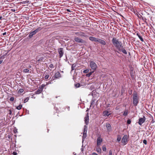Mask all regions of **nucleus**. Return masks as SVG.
<instances>
[{
  "mask_svg": "<svg viewBox=\"0 0 155 155\" xmlns=\"http://www.w3.org/2000/svg\"><path fill=\"white\" fill-rule=\"evenodd\" d=\"M103 115L104 116L108 117L110 114V113H109L108 111L107 110H105L103 112Z\"/></svg>",
  "mask_w": 155,
  "mask_h": 155,
  "instance_id": "ddd939ff",
  "label": "nucleus"
},
{
  "mask_svg": "<svg viewBox=\"0 0 155 155\" xmlns=\"http://www.w3.org/2000/svg\"><path fill=\"white\" fill-rule=\"evenodd\" d=\"M137 35L138 36V37H139V38L140 39V41L142 42L144 41L143 39L142 38L141 36L140 35V34L139 33H137Z\"/></svg>",
  "mask_w": 155,
  "mask_h": 155,
  "instance_id": "aec40b11",
  "label": "nucleus"
},
{
  "mask_svg": "<svg viewBox=\"0 0 155 155\" xmlns=\"http://www.w3.org/2000/svg\"><path fill=\"white\" fill-rule=\"evenodd\" d=\"M138 102V98L137 93L134 91L133 94V103L134 106H136Z\"/></svg>",
  "mask_w": 155,
  "mask_h": 155,
  "instance_id": "f03ea898",
  "label": "nucleus"
},
{
  "mask_svg": "<svg viewBox=\"0 0 155 155\" xmlns=\"http://www.w3.org/2000/svg\"><path fill=\"white\" fill-rule=\"evenodd\" d=\"M29 71V70L28 69H24L23 71V72L25 73H28Z\"/></svg>",
  "mask_w": 155,
  "mask_h": 155,
  "instance_id": "5701e85b",
  "label": "nucleus"
},
{
  "mask_svg": "<svg viewBox=\"0 0 155 155\" xmlns=\"http://www.w3.org/2000/svg\"><path fill=\"white\" fill-rule=\"evenodd\" d=\"M143 143L145 144L146 145L147 144V141L146 140H144L143 141Z\"/></svg>",
  "mask_w": 155,
  "mask_h": 155,
  "instance_id": "4c0bfd02",
  "label": "nucleus"
},
{
  "mask_svg": "<svg viewBox=\"0 0 155 155\" xmlns=\"http://www.w3.org/2000/svg\"><path fill=\"white\" fill-rule=\"evenodd\" d=\"M128 114V110H126L124 112L123 115L124 116H126Z\"/></svg>",
  "mask_w": 155,
  "mask_h": 155,
  "instance_id": "393cba45",
  "label": "nucleus"
},
{
  "mask_svg": "<svg viewBox=\"0 0 155 155\" xmlns=\"http://www.w3.org/2000/svg\"><path fill=\"white\" fill-rule=\"evenodd\" d=\"M84 121L86 125H87L88 124L89 116L88 114H87V115L84 118Z\"/></svg>",
  "mask_w": 155,
  "mask_h": 155,
  "instance_id": "f8f14e48",
  "label": "nucleus"
},
{
  "mask_svg": "<svg viewBox=\"0 0 155 155\" xmlns=\"http://www.w3.org/2000/svg\"><path fill=\"white\" fill-rule=\"evenodd\" d=\"M112 42L114 46L118 50L123 47L122 42L116 38H113Z\"/></svg>",
  "mask_w": 155,
  "mask_h": 155,
  "instance_id": "f257e3e1",
  "label": "nucleus"
},
{
  "mask_svg": "<svg viewBox=\"0 0 155 155\" xmlns=\"http://www.w3.org/2000/svg\"><path fill=\"white\" fill-rule=\"evenodd\" d=\"M49 67L50 68H54L53 65L52 64H51L49 65Z\"/></svg>",
  "mask_w": 155,
  "mask_h": 155,
  "instance_id": "58836bf2",
  "label": "nucleus"
},
{
  "mask_svg": "<svg viewBox=\"0 0 155 155\" xmlns=\"http://www.w3.org/2000/svg\"><path fill=\"white\" fill-rule=\"evenodd\" d=\"M28 68H31V65H29V66H28Z\"/></svg>",
  "mask_w": 155,
  "mask_h": 155,
  "instance_id": "603ef678",
  "label": "nucleus"
},
{
  "mask_svg": "<svg viewBox=\"0 0 155 155\" xmlns=\"http://www.w3.org/2000/svg\"><path fill=\"white\" fill-rule=\"evenodd\" d=\"M76 66V64H72L71 66V70L72 71L74 70L75 69V68Z\"/></svg>",
  "mask_w": 155,
  "mask_h": 155,
  "instance_id": "4be33fe9",
  "label": "nucleus"
},
{
  "mask_svg": "<svg viewBox=\"0 0 155 155\" xmlns=\"http://www.w3.org/2000/svg\"><path fill=\"white\" fill-rule=\"evenodd\" d=\"M92 155H98L96 153H92Z\"/></svg>",
  "mask_w": 155,
  "mask_h": 155,
  "instance_id": "a18cd8bd",
  "label": "nucleus"
},
{
  "mask_svg": "<svg viewBox=\"0 0 155 155\" xmlns=\"http://www.w3.org/2000/svg\"><path fill=\"white\" fill-rule=\"evenodd\" d=\"M90 67L92 70H95L97 67L96 64L92 61H90Z\"/></svg>",
  "mask_w": 155,
  "mask_h": 155,
  "instance_id": "7ed1b4c3",
  "label": "nucleus"
},
{
  "mask_svg": "<svg viewBox=\"0 0 155 155\" xmlns=\"http://www.w3.org/2000/svg\"><path fill=\"white\" fill-rule=\"evenodd\" d=\"M81 85L79 83H77L75 84V86L76 88L79 87H80Z\"/></svg>",
  "mask_w": 155,
  "mask_h": 155,
  "instance_id": "cd10ccee",
  "label": "nucleus"
},
{
  "mask_svg": "<svg viewBox=\"0 0 155 155\" xmlns=\"http://www.w3.org/2000/svg\"><path fill=\"white\" fill-rule=\"evenodd\" d=\"M13 155H17V153L15 152H14L13 153Z\"/></svg>",
  "mask_w": 155,
  "mask_h": 155,
  "instance_id": "c03bdc74",
  "label": "nucleus"
},
{
  "mask_svg": "<svg viewBox=\"0 0 155 155\" xmlns=\"http://www.w3.org/2000/svg\"><path fill=\"white\" fill-rule=\"evenodd\" d=\"M19 112L18 113V114H17V115H18V114H19Z\"/></svg>",
  "mask_w": 155,
  "mask_h": 155,
  "instance_id": "13d9d810",
  "label": "nucleus"
},
{
  "mask_svg": "<svg viewBox=\"0 0 155 155\" xmlns=\"http://www.w3.org/2000/svg\"><path fill=\"white\" fill-rule=\"evenodd\" d=\"M102 149L103 151H106V148L104 146H103L102 147Z\"/></svg>",
  "mask_w": 155,
  "mask_h": 155,
  "instance_id": "473e14b6",
  "label": "nucleus"
},
{
  "mask_svg": "<svg viewBox=\"0 0 155 155\" xmlns=\"http://www.w3.org/2000/svg\"><path fill=\"white\" fill-rule=\"evenodd\" d=\"M127 123L128 124H130L131 123V121L130 119H128L127 120Z\"/></svg>",
  "mask_w": 155,
  "mask_h": 155,
  "instance_id": "e433bc0d",
  "label": "nucleus"
},
{
  "mask_svg": "<svg viewBox=\"0 0 155 155\" xmlns=\"http://www.w3.org/2000/svg\"><path fill=\"white\" fill-rule=\"evenodd\" d=\"M121 139V138L120 137V136H118L117 137V140L118 142H119L120 141Z\"/></svg>",
  "mask_w": 155,
  "mask_h": 155,
  "instance_id": "2f4dec72",
  "label": "nucleus"
},
{
  "mask_svg": "<svg viewBox=\"0 0 155 155\" xmlns=\"http://www.w3.org/2000/svg\"><path fill=\"white\" fill-rule=\"evenodd\" d=\"M6 32H4V33H3L2 35H6Z\"/></svg>",
  "mask_w": 155,
  "mask_h": 155,
  "instance_id": "49530a36",
  "label": "nucleus"
},
{
  "mask_svg": "<svg viewBox=\"0 0 155 155\" xmlns=\"http://www.w3.org/2000/svg\"><path fill=\"white\" fill-rule=\"evenodd\" d=\"M99 38H97L92 36H90L89 37V39L92 41H95L98 42Z\"/></svg>",
  "mask_w": 155,
  "mask_h": 155,
  "instance_id": "9d476101",
  "label": "nucleus"
},
{
  "mask_svg": "<svg viewBox=\"0 0 155 155\" xmlns=\"http://www.w3.org/2000/svg\"><path fill=\"white\" fill-rule=\"evenodd\" d=\"M54 76L55 78H58L60 77H61V75L59 72H57L55 73Z\"/></svg>",
  "mask_w": 155,
  "mask_h": 155,
  "instance_id": "f3484780",
  "label": "nucleus"
},
{
  "mask_svg": "<svg viewBox=\"0 0 155 155\" xmlns=\"http://www.w3.org/2000/svg\"><path fill=\"white\" fill-rule=\"evenodd\" d=\"M9 100L11 101H13L14 100V98L13 97H12L10 98Z\"/></svg>",
  "mask_w": 155,
  "mask_h": 155,
  "instance_id": "c9c22d12",
  "label": "nucleus"
},
{
  "mask_svg": "<svg viewBox=\"0 0 155 155\" xmlns=\"http://www.w3.org/2000/svg\"><path fill=\"white\" fill-rule=\"evenodd\" d=\"M3 61H0V64Z\"/></svg>",
  "mask_w": 155,
  "mask_h": 155,
  "instance_id": "3c124183",
  "label": "nucleus"
},
{
  "mask_svg": "<svg viewBox=\"0 0 155 155\" xmlns=\"http://www.w3.org/2000/svg\"><path fill=\"white\" fill-rule=\"evenodd\" d=\"M132 93V90H131L130 91V92H129V94H131Z\"/></svg>",
  "mask_w": 155,
  "mask_h": 155,
  "instance_id": "de8ad7c7",
  "label": "nucleus"
},
{
  "mask_svg": "<svg viewBox=\"0 0 155 155\" xmlns=\"http://www.w3.org/2000/svg\"><path fill=\"white\" fill-rule=\"evenodd\" d=\"M91 105H92V103H91Z\"/></svg>",
  "mask_w": 155,
  "mask_h": 155,
  "instance_id": "bf43d9fd",
  "label": "nucleus"
},
{
  "mask_svg": "<svg viewBox=\"0 0 155 155\" xmlns=\"http://www.w3.org/2000/svg\"><path fill=\"white\" fill-rule=\"evenodd\" d=\"M42 89H41V88L38 89L36 91H35V94H39L42 92Z\"/></svg>",
  "mask_w": 155,
  "mask_h": 155,
  "instance_id": "6ab92c4d",
  "label": "nucleus"
},
{
  "mask_svg": "<svg viewBox=\"0 0 155 155\" xmlns=\"http://www.w3.org/2000/svg\"><path fill=\"white\" fill-rule=\"evenodd\" d=\"M89 71V70L88 69H86V70H84L83 71V72L84 73H87Z\"/></svg>",
  "mask_w": 155,
  "mask_h": 155,
  "instance_id": "72a5a7b5",
  "label": "nucleus"
},
{
  "mask_svg": "<svg viewBox=\"0 0 155 155\" xmlns=\"http://www.w3.org/2000/svg\"><path fill=\"white\" fill-rule=\"evenodd\" d=\"M24 91V89H20L19 90H18V93H23V92Z\"/></svg>",
  "mask_w": 155,
  "mask_h": 155,
  "instance_id": "7c9ffc66",
  "label": "nucleus"
},
{
  "mask_svg": "<svg viewBox=\"0 0 155 155\" xmlns=\"http://www.w3.org/2000/svg\"><path fill=\"white\" fill-rule=\"evenodd\" d=\"M6 55H7V54H5L3 55H2V56H1L0 57V58L2 59H4L5 58V57L6 56Z\"/></svg>",
  "mask_w": 155,
  "mask_h": 155,
  "instance_id": "bb28decb",
  "label": "nucleus"
},
{
  "mask_svg": "<svg viewBox=\"0 0 155 155\" xmlns=\"http://www.w3.org/2000/svg\"><path fill=\"white\" fill-rule=\"evenodd\" d=\"M8 138H10V136L9 135H8Z\"/></svg>",
  "mask_w": 155,
  "mask_h": 155,
  "instance_id": "6e6d98bb",
  "label": "nucleus"
},
{
  "mask_svg": "<svg viewBox=\"0 0 155 155\" xmlns=\"http://www.w3.org/2000/svg\"><path fill=\"white\" fill-rule=\"evenodd\" d=\"M127 135H125L124 136L122 139L121 142L122 143L125 144L127 143Z\"/></svg>",
  "mask_w": 155,
  "mask_h": 155,
  "instance_id": "1a4fd4ad",
  "label": "nucleus"
},
{
  "mask_svg": "<svg viewBox=\"0 0 155 155\" xmlns=\"http://www.w3.org/2000/svg\"><path fill=\"white\" fill-rule=\"evenodd\" d=\"M78 33V32H77L76 33V34H77Z\"/></svg>",
  "mask_w": 155,
  "mask_h": 155,
  "instance_id": "4d7b16f0",
  "label": "nucleus"
},
{
  "mask_svg": "<svg viewBox=\"0 0 155 155\" xmlns=\"http://www.w3.org/2000/svg\"><path fill=\"white\" fill-rule=\"evenodd\" d=\"M49 77V75H47L45 76V80H47L48 79Z\"/></svg>",
  "mask_w": 155,
  "mask_h": 155,
  "instance_id": "f704fd0d",
  "label": "nucleus"
},
{
  "mask_svg": "<svg viewBox=\"0 0 155 155\" xmlns=\"http://www.w3.org/2000/svg\"><path fill=\"white\" fill-rule=\"evenodd\" d=\"M118 50L120 51H121L125 54H127V52L126 51L124 48H120V50L119 49Z\"/></svg>",
  "mask_w": 155,
  "mask_h": 155,
  "instance_id": "dca6fc26",
  "label": "nucleus"
},
{
  "mask_svg": "<svg viewBox=\"0 0 155 155\" xmlns=\"http://www.w3.org/2000/svg\"><path fill=\"white\" fill-rule=\"evenodd\" d=\"M97 42L103 45H105L106 44V42L105 41L100 38L98 39Z\"/></svg>",
  "mask_w": 155,
  "mask_h": 155,
  "instance_id": "9b49d317",
  "label": "nucleus"
},
{
  "mask_svg": "<svg viewBox=\"0 0 155 155\" xmlns=\"http://www.w3.org/2000/svg\"><path fill=\"white\" fill-rule=\"evenodd\" d=\"M96 151L98 153H101V149L100 147V146H97L96 147Z\"/></svg>",
  "mask_w": 155,
  "mask_h": 155,
  "instance_id": "a211bd4d",
  "label": "nucleus"
},
{
  "mask_svg": "<svg viewBox=\"0 0 155 155\" xmlns=\"http://www.w3.org/2000/svg\"><path fill=\"white\" fill-rule=\"evenodd\" d=\"M36 34L35 31H32L29 32V37L30 38H32L33 35H35Z\"/></svg>",
  "mask_w": 155,
  "mask_h": 155,
  "instance_id": "4468645a",
  "label": "nucleus"
},
{
  "mask_svg": "<svg viewBox=\"0 0 155 155\" xmlns=\"http://www.w3.org/2000/svg\"><path fill=\"white\" fill-rule=\"evenodd\" d=\"M9 114L11 115H12V110H9Z\"/></svg>",
  "mask_w": 155,
  "mask_h": 155,
  "instance_id": "37998d69",
  "label": "nucleus"
},
{
  "mask_svg": "<svg viewBox=\"0 0 155 155\" xmlns=\"http://www.w3.org/2000/svg\"><path fill=\"white\" fill-rule=\"evenodd\" d=\"M2 18V16L0 17V20H1Z\"/></svg>",
  "mask_w": 155,
  "mask_h": 155,
  "instance_id": "864d4df0",
  "label": "nucleus"
},
{
  "mask_svg": "<svg viewBox=\"0 0 155 155\" xmlns=\"http://www.w3.org/2000/svg\"><path fill=\"white\" fill-rule=\"evenodd\" d=\"M42 29V28L41 27H38V28H37L34 31H35V32L36 33H37L39 31L41 30Z\"/></svg>",
  "mask_w": 155,
  "mask_h": 155,
  "instance_id": "412c9836",
  "label": "nucleus"
},
{
  "mask_svg": "<svg viewBox=\"0 0 155 155\" xmlns=\"http://www.w3.org/2000/svg\"><path fill=\"white\" fill-rule=\"evenodd\" d=\"M73 154L74 155H76V153H73Z\"/></svg>",
  "mask_w": 155,
  "mask_h": 155,
  "instance_id": "5fc2aeb1",
  "label": "nucleus"
},
{
  "mask_svg": "<svg viewBox=\"0 0 155 155\" xmlns=\"http://www.w3.org/2000/svg\"><path fill=\"white\" fill-rule=\"evenodd\" d=\"M112 151L111 150H109V155H112Z\"/></svg>",
  "mask_w": 155,
  "mask_h": 155,
  "instance_id": "79ce46f5",
  "label": "nucleus"
},
{
  "mask_svg": "<svg viewBox=\"0 0 155 155\" xmlns=\"http://www.w3.org/2000/svg\"><path fill=\"white\" fill-rule=\"evenodd\" d=\"M103 141V139L101 137H98L97 140V146H100Z\"/></svg>",
  "mask_w": 155,
  "mask_h": 155,
  "instance_id": "0eeeda50",
  "label": "nucleus"
},
{
  "mask_svg": "<svg viewBox=\"0 0 155 155\" xmlns=\"http://www.w3.org/2000/svg\"><path fill=\"white\" fill-rule=\"evenodd\" d=\"M58 52L59 54V57L61 58L62 57L64 54L63 49L62 48H60L58 49Z\"/></svg>",
  "mask_w": 155,
  "mask_h": 155,
  "instance_id": "6e6552de",
  "label": "nucleus"
},
{
  "mask_svg": "<svg viewBox=\"0 0 155 155\" xmlns=\"http://www.w3.org/2000/svg\"><path fill=\"white\" fill-rule=\"evenodd\" d=\"M87 127L85 125L84 127V130L83 132V136L82 137H83V141L84 140V139H85L87 136Z\"/></svg>",
  "mask_w": 155,
  "mask_h": 155,
  "instance_id": "20e7f679",
  "label": "nucleus"
},
{
  "mask_svg": "<svg viewBox=\"0 0 155 155\" xmlns=\"http://www.w3.org/2000/svg\"><path fill=\"white\" fill-rule=\"evenodd\" d=\"M28 99L27 98H26L25 99L24 101V103H25L26 102H27L28 101Z\"/></svg>",
  "mask_w": 155,
  "mask_h": 155,
  "instance_id": "a19ab883",
  "label": "nucleus"
},
{
  "mask_svg": "<svg viewBox=\"0 0 155 155\" xmlns=\"http://www.w3.org/2000/svg\"><path fill=\"white\" fill-rule=\"evenodd\" d=\"M93 72H91L87 74L86 75V76L87 77H89L92 74Z\"/></svg>",
  "mask_w": 155,
  "mask_h": 155,
  "instance_id": "c85d7f7f",
  "label": "nucleus"
},
{
  "mask_svg": "<svg viewBox=\"0 0 155 155\" xmlns=\"http://www.w3.org/2000/svg\"><path fill=\"white\" fill-rule=\"evenodd\" d=\"M106 125L108 131H110L111 130V126L110 124L109 123H107Z\"/></svg>",
  "mask_w": 155,
  "mask_h": 155,
  "instance_id": "2eb2a0df",
  "label": "nucleus"
},
{
  "mask_svg": "<svg viewBox=\"0 0 155 155\" xmlns=\"http://www.w3.org/2000/svg\"><path fill=\"white\" fill-rule=\"evenodd\" d=\"M44 59V57H41L40 58H38V59L37 61L38 62L40 61L43 60Z\"/></svg>",
  "mask_w": 155,
  "mask_h": 155,
  "instance_id": "a878e982",
  "label": "nucleus"
},
{
  "mask_svg": "<svg viewBox=\"0 0 155 155\" xmlns=\"http://www.w3.org/2000/svg\"><path fill=\"white\" fill-rule=\"evenodd\" d=\"M28 1H26L24 3H28Z\"/></svg>",
  "mask_w": 155,
  "mask_h": 155,
  "instance_id": "8fccbe9b",
  "label": "nucleus"
},
{
  "mask_svg": "<svg viewBox=\"0 0 155 155\" xmlns=\"http://www.w3.org/2000/svg\"><path fill=\"white\" fill-rule=\"evenodd\" d=\"M146 118L144 116H143V117L140 118L139 119V121L138 122V124L140 125H141L143 123L145 120Z\"/></svg>",
  "mask_w": 155,
  "mask_h": 155,
  "instance_id": "423d86ee",
  "label": "nucleus"
},
{
  "mask_svg": "<svg viewBox=\"0 0 155 155\" xmlns=\"http://www.w3.org/2000/svg\"><path fill=\"white\" fill-rule=\"evenodd\" d=\"M47 84V83L46 84V85H45V84H42L41 85V88H40L41 89H43V88L45 87L46 85H47L48 84Z\"/></svg>",
  "mask_w": 155,
  "mask_h": 155,
  "instance_id": "c756f323",
  "label": "nucleus"
},
{
  "mask_svg": "<svg viewBox=\"0 0 155 155\" xmlns=\"http://www.w3.org/2000/svg\"><path fill=\"white\" fill-rule=\"evenodd\" d=\"M150 134V131L148 130H147V131H146V134L147 135H149Z\"/></svg>",
  "mask_w": 155,
  "mask_h": 155,
  "instance_id": "ea45409f",
  "label": "nucleus"
},
{
  "mask_svg": "<svg viewBox=\"0 0 155 155\" xmlns=\"http://www.w3.org/2000/svg\"><path fill=\"white\" fill-rule=\"evenodd\" d=\"M74 40L78 43H84L85 42V41L84 40L77 37H74Z\"/></svg>",
  "mask_w": 155,
  "mask_h": 155,
  "instance_id": "39448f33",
  "label": "nucleus"
},
{
  "mask_svg": "<svg viewBox=\"0 0 155 155\" xmlns=\"http://www.w3.org/2000/svg\"><path fill=\"white\" fill-rule=\"evenodd\" d=\"M22 107V105L21 104H20L19 106H17L16 107V108L18 110H20L21 109Z\"/></svg>",
  "mask_w": 155,
  "mask_h": 155,
  "instance_id": "b1692460",
  "label": "nucleus"
},
{
  "mask_svg": "<svg viewBox=\"0 0 155 155\" xmlns=\"http://www.w3.org/2000/svg\"><path fill=\"white\" fill-rule=\"evenodd\" d=\"M66 10H67V12H71V11H70V10L69 9H67Z\"/></svg>",
  "mask_w": 155,
  "mask_h": 155,
  "instance_id": "09e8293b",
  "label": "nucleus"
}]
</instances>
